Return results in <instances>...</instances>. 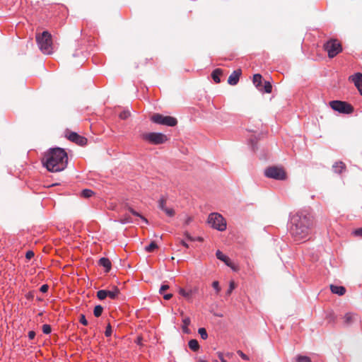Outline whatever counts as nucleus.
<instances>
[{
  "label": "nucleus",
  "instance_id": "obj_30",
  "mask_svg": "<svg viewBox=\"0 0 362 362\" xmlns=\"http://www.w3.org/2000/svg\"><path fill=\"white\" fill-rule=\"evenodd\" d=\"M103 311V307L100 305H95L93 310V314L96 317L101 316Z\"/></svg>",
  "mask_w": 362,
  "mask_h": 362
},
{
  "label": "nucleus",
  "instance_id": "obj_4",
  "mask_svg": "<svg viewBox=\"0 0 362 362\" xmlns=\"http://www.w3.org/2000/svg\"><path fill=\"white\" fill-rule=\"evenodd\" d=\"M209 224L214 229L218 231H224L226 229V221L218 213H211L208 218Z\"/></svg>",
  "mask_w": 362,
  "mask_h": 362
},
{
  "label": "nucleus",
  "instance_id": "obj_21",
  "mask_svg": "<svg viewBox=\"0 0 362 362\" xmlns=\"http://www.w3.org/2000/svg\"><path fill=\"white\" fill-rule=\"evenodd\" d=\"M221 75H222V70L220 69H216L211 73V78L215 83H218L221 82Z\"/></svg>",
  "mask_w": 362,
  "mask_h": 362
},
{
  "label": "nucleus",
  "instance_id": "obj_2",
  "mask_svg": "<svg viewBox=\"0 0 362 362\" xmlns=\"http://www.w3.org/2000/svg\"><path fill=\"white\" fill-rule=\"evenodd\" d=\"M42 163L49 172L62 171L67 166V153L64 148H51L45 153Z\"/></svg>",
  "mask_w": 362,
  "mask_h": 362
},
{
  "label": "nucleus",
  "instance_id": "obj_14",
  "mask_svg": "<svg viewBox=\"0 0 362 362\" xmlns=\"http://www.w3.org/2000/svg\"><path fill=\"white\" fill-rule=\"evenodd\" d=\"M241 75V70H235L228 77V83L231 86L236 85L238 81L240 76Z\"/></svg>",
  "mask_w": 362,
  "mask_h": 362
},
{
  "label": "nucleus",
  "instance_id": "obj_59",
  "mask_svg": "<svg viewBox=\"0 0 362 362\" xmlns=\"http://www.w3.org/2000/svg\"><path fill=\"white\" fill-rule=\"evenodd\" d=\"M216 315L218 316V317H222V315H221V314H218V315Z\"/></svg>",
  "mask_w": 362,
  "mask_h": 362
},
{
  "label": "nucleus",
  "instance_id": "obj_24",
  "mask_svg": "<svg viewBox=\"0 0 362 362\" xmlns=\"http://www.w3.org/2000/svg\"><path fill=\"white\" fill-rule=\"evenodd\" d=\"M250 145V147L251 148V150L253 151V152H255V151L257 149V139L256 137H251L250 139H249V144Z\"/></svg>",
  "mask_w": 362,
  "mask_h": 362
},
{
  "label": "nucleus",
  "instance_id": "obj_15",
  "mask_svg": "<svg viewBox=\"0 0 362 362\" xmlns=\"http://www.w3.org/2000/svg\"><path fill=\"white\" fill-rule=\"evenodd\" d=\"M98 265L103 267L105 272H109L112 269V263L107 257H101L98 260Z\"/></svg>",
  "mask_w": 362,
  "mask_h": 362
},
{
  "label": "nucleus",
  "instance_id": "obj_46",
  "mask_svg": "<svg viewBox=\"0 0 362 362\" xmlns=\"http://www.w3.org/2000/svg\"><path fill=\"white\" fill-rule=\"evenodd\" d=\"M238 354L241 357L242 359H243L245 361L249 360V357L245 354H244L242 351H240V350L238 351Z\"/></svg>",
  "mask_w": 362,
  "mask_h": 362
},
{
  "label": "nucleus",
  "instance_id": "obj_54",
  "mask_svg": "<svg viewBox=\"0 0 362 362\" xmlns=\"http://www.w3.org/2000/svg\"><path fill=\"white\" fill-rule=\"evenodd\" d=\"M181 244L186 248H188L189 247V245L184 240H182L181 241Z\"/></svg>",
  "mask_w": 362,
  "mask_h": 362
},
{
  "label": "nucleus",
  "instance_id": "obj_18",
  "mask_svg": "<svg viewBox=\"0 0 362 362\" xmlns=\"http://www.w3.org/2000/svg\"><path fill=\"white\" fill-rule=\"evenodd\" d=\"M346 169V165L342 161L335 162L332 165V170L335 173L341 174Z\"/></svg>",
  "mask_w": 362,
  "mask_h": 362
},
{
  "label": "nucleus",
  "instance_id": "obj_41",
  "mask_svg": "<svg viewBox=\"0 0 362 362\" xmlns=\"http://www.w3.org/2000/svg\"><path fill=\"white\" fill-rule=\"evenodd\" d=\"M35 255V253L33 250H28L25 253V258L28 260L31 259Z\"/></svg>",
  "mask_w": 362,
  "mask_h": 362
},
{
  "label": "nucleus",
  "instance_id": "obj_37",
  "mask_svg": "<svg viewBox=\"0 0 362 362\" xmlns=\"http://www.w3.org/2000/svg\"><path fill=\"white\" fill-rule=\"evenodd\" d=\"M112 326L109 323L106 328H105V335L106 337H109L112 335Z\"/></svg>",
  "mask_w": 362,
  "mask_h": 362
},
{
  "label": "nucleus",
  "instance_id": "obj_39",
  "mask_svg": "<svg viewBox=\"0 0 362 362\" xmlns=\"http://www.w3.org/2000/svg\"><path fill=\"white\" fill-rule=\"evenodd\" d=\"M79 322H80V323H81L83 325H85V326L88 325V320H86V316L83 314H81L80 315Z\"/></svg>",
  "mask_w": 362,
  "mask_h": 362
},
{
  "label": "nucleus",
  "instance_id": "obj_53",
  "mask_svg": "<svg viewBox=\"0 0 362 362\" xmlns=\"http://www.w3.org/2000/svg\"><path fill=\"white\" fill-rule=\"evenodd\" d=\"M185 236L191 241H194V239L190 235V234L188 232L185 233Z\"/></svg>",
  "mask_w": 362,
  "mask_h": 362
},
{
  "label": "nucleus",
  "instance_id": "obj_23",
  "mask_svg": "<svg viewBox=\"0 0 362 362\" xmlns=\"http://www.w3.org/2000/svg\"><path fill=\"white\" fill-rule=\"evenodd\" d=\"M261 91L270 93L272 91V83L269 81H264V83L262 84V90Z\"/></svg>",
  "mask_w": 362,
  "mask_h": 362
},
{
  "label": "nucleus",
  "instance_id": "obj_11",
  "mask_svg": "<svg viewBox=\"0 0 362 362\" xmlns=\"http://www.w3.org/2000/svg\"><path fill=\"white\" fill-rule=\"evenodd\" d=\"M69 140L80 146H85L87 144V139L78 134L76 132H71L67 136Z\"/></svg>",
  "mask_w": 362,
  "mask_h": 362
},
{
  "label": "nucleus",
  "instance_id": "obj_6",
  "mask_svg": "<svg viewBox=\"0 0 362 362\" xmlns=\"http://www.w3.org/2000/svg\"><path fill=\"white\" fill-rule=\"evenodd\" d=\"M151 120L155 124L165 125L167 127H175L177 124V120L175 117L164 116L159 113L153 114L151 117Z\"/></svg>",
  "mask_w": 362,
  "mask_h": 362
},
{
  "label": "nucleus",
  "instance_id": "obj_43",
  "mask_svg": "<svg viewBox=\"0 0 362 362\" xmlns=\"http://www.w3.org/2000/svg\"><path fill=\"white\" fill-rule=\"evenodd\" d=\"M35 296V292L33 291H29L28 293L25 294L26 299L31 300L34 298Z\"/></svg>",
  "mask_w": 362,
  "mask_h": 362
},
{
  "label": "nucleus",
  "instance_id": "obj_44",
  "mask_svg": "<svg viewBox=\"0 0 362 362\" xmlns=\"http://www.w3.org/2000/svg\"><path fill=\"white\" fill-rule=\"evenodd\" d=\"M217 356L218 358L220 359L221 362H227L226 360L224 359V355L222 352H217ZM214 362H218L217 360H215Z\"/></svg>",
  "mask_w": 362,
  "mask_h": 362
},
{
  "label": "nucleus",
  "instance_id": "obj_36",
  "mask_svg": "<svg viewBox=\"0 0 362 362\" xmlns=\"http://www.w3.org/2000/svg\"><path fill=\"white\" fill-rule=\"evenodd\" d=\"M165 214L169 216V217H173L175 216V211L172 208H168L166 207L165 209L163 211Z\"/></svg>",
  "mask_w": 362,
  "mask_h": 362
},
{
  "label": "nucleus",
  "instance_id": "obj_3",
  "mask_svg": "<svg viewBox=\"0 0 362 362\" xmlns=\"http://www.w3.org/2000/svg\"><path fill=\"white\" fill-rule=\"evenodd\" d=\"M36 41L39 49L45 54H51L53 52L52 35L47 30L43 31L36 35Z\"/></svg>",
  "mask_w": 362,
  "mask_h": 362
},
{
  "label": "nucleus",
  "instance_id": "obj_35",
  "mask_svg": "<svg viewBox=\"0 0 362 362\" xmlns=\"http://www.w3.org/2000/svg\"><path fill=\"white\" fill-rule=\"evenodd\" d=\"M130 116V112L129 110H123L119 113V118L122 119H127Z\"/></svg>",
  "mask_w": 362,
  "mask_h": 362
},
{
  "label": "nucleus",
  "instance_id": "obj_29",
  "mask_svg": "<svg viewBox=\"0 0 362 362\" xmlns=\"http://www.w3.org/2000/svg\"><path fill=\"white\" fill-rule=\"evenodd\" d=\"M107 297V289L99 290L97 292V298L100 300H103Z\"/></svg>",
  "mask_w": 362,
  "mask_h": 362
},
{
  "label": "nucleus",
  "instance_id": "obj_55",
  "mask_svg": "<svg viewBox=\"0 0 362 362\" xmlns=\"http://www.w3.org/2000/svg\"><path fill=\"white\" fill-rule=\"evenodd\" d=\"M199 361V362H208V361H205V360H203V359H201V358H200V359H199V361Z\"/></svg>",
  "mask_w": 362,
  "mask_h": 362
},
{
  "label": "nucleus",
  "instance_id": "obj_27",
  "mask_svg": "<svg viewBox=\"0 0 362 362\" xmlns=\"http://www.w3.org/2000/svg\"><path fill=\"white\" fill-rule=\"evenodd\" d=\"M166 201H167V199L162 196L158 202V208L162 210L163 211L165 209V208L167 207L166 206Z\"/></svg>",
  "mask_w": 362,
  "mask_h": 362
},
{
  "label": "nucleus",
  "instance_id": "obj_51",
  "mask_svg": "<svg viewBox=\"0 0 362 362\" xmlns=\"http://www.w3.org/2000/svg\"><path fill=\"white\" fill-rule=\"evenodd\" d=\"M192 217H190V216H187V217L186 218V219L185 220V221H184V225H185V226H187V225H189V224L192 222Z\"/></svg>",
  "mask_w": 362,
  "mask_h": 362
},
{
  "label": "nucleus",
  "instance_id": "obj_52",
  "mask_svg": "<svg viewBox=\"0 0 362 362\" xmlns=\"http://www.w3.org/2000/svg\"><path fill=\"white\" fill-rule=\"evenodd\" d=\"M163 296L165 300H170L173 297L172 293H163Z\"/></svg>",
  "mask_w": 362,
  "mask_h": 362
},
{
  "label": "nucleus",
  "instance_id": "obj_33",
  "mask_svg": "<svg viewBox=\"0 0 362 362\" xmlns=\"http://www.w3.org/2000/svg\"><path fill=\"white\" fill-rule=\"evenodd\" d=\"M198 333L200 334V337L203 339H206L208 337V334L205 328L200 327L198 329Z\"/></svg>",
  "mask_w": 362,
  "mask_h": 362
},
{
  "label": "nucleus",
  "instance_id": "obj_38",
  "mask_svg": "<svg viewBox=\"0 0 362 362\" xmlns=\"http://www.w3.org/2000/svg\"><path fill=\"white\" fill-rule=\"evenodd\" d=\"M235 284L234 281H230V284H229V287H228V289L226 292V295L227 296H230L231 294V293L233 292V291L235 289Z\"/></svg>",
  "mask_w": 362,
  "mask_h": 362
},
{
  "label": "nucleus",
  "instance_id": "obj_45",
  "mask_svg": "<svg viewBox=\"0 0 362 362\" xmlns=\"http://www.w3.org/2000/svg\"><path fill=\"white\" fill-rule=\"evenodd\" d=\"M48 289H49V286L47 284H43L40 286V291L43 293H45L48 291Z\"/></svg>",
  "mask_w": 362,
  "mask_h": 362
},
{
  "label": "nucleus",
  "instance_id": "obj_5",
  "mask_svg": "<svg viewBox=\"0 0 362 362\" xmlns=\"http://www.w3.org/2000/svg\"><path fill=\"white\" fill-rule=\"evenodd\" d=\"M330 107L339 113L349 115L353 113L354 107L346 101L341 100H332L329 102Z\"/></svg>",
  "mask_w": 362,
  "mask_h": 362
},
{
  "label": "nucleus",
  "instance_id": "obj_50",
  "mask_svg": "<svg viewBox=\"0 0 362 362\" xmlns=\"http://www.w3.org/2000/svg\"><path fill=\"white\" fill-rule=\"evenodd\" d=\"M329 322H334V320H335V317H334V313H329L327 316Z\"/></svg>",
  "mask_w": 362,
  "mask_h": 362
},
{
  "label": "nucleus",
  "instance_id": "obj_57",
  "mask_svg": "<svg viewBox=\"0 0 362 362\" xmlns=\"http://www.w3.org/2000/svg\"><path fill=\"white\" fill-rule=\"evenodd\" d=\"M226 355V356L230 357L231 356V354L230 353H227Z\"/></svg>",
  "mask_w": 362,
  "mask_h": 362
},
{
  "label": "nucleus",
  "instance_id": "obj_8",
  "mask_svg": "<svg viewBox=\"0 0 362 362\" xmlns=\"http://www.w3.org/2000/svg\"><path fill=\"white\" fill-rule=\"evenodd\" d=\"M141 138L155 145L162 144L167 141L166 135L160 132L144 133Z\"/></svg>",
  "mask_w": 362,
  "mask_h": 362
},
{
  "label": "nucleus",
  "instance_id": "obj_58",
  "mask_svg": "<svg viewBox=\"0 0 362 362\" xmlns=\"http://www.w3.org/2000/svg\"><path fill=\"white\" fill-rule=\"evenodd\" d=\"M198 240L202 241V238H198Z\"/></svg>",
  "mask_w": 362,
  "mask_h": 362
},
{
  "label": "nucleus",
  "instance_id": "obj_49",
  "mask_svg": "<svg viewBox=\"0 0 362 362\" xmlns=\"http://www.w3.org/2000/svg\"><path fill=\"white\" fill-rule=\"evenodd\" d=\"M354 234L356 236H361L362 237V228H357L354 231Z\"/></svg>",
  "mask_w": 362,
  "mask_h": 362
},
{
  "label": "nucleus",
  "instance_id": "obj_28",
  "mask_svg": "<svg viewBox=\"0 0 362 362\" xmlns=\"http://www.w3.org/2000/svg\"><path fill=\"white\" fill-rule=\"evenodd\" d=\"M296 362H312L310 357L298 354L296 357Z\"/></svg>",
  "mask_w": 362,
  "mask_h": 362
},
{
  "label": "nucleus",
  "instance_id": "obj_32",
  "mask_svg": "<svg viewBox=\"0 0 362 362\" xmlns=\"http://www.w3.org/2000/svg\"><path fill=\"white\" fill-rule=\"evenodd\" d=\"M119 221L122 224H127V223H133V220H132V217H130L129 216H127V215H124L123 217H122L119 219Z\"/></svg>",
  "mask_w": 362,
  "mask_h": 362
},
{
  "label": "nucleus",
  "instance_id": "obj_34",
  "mask_svg": "<svg viewBox=\"0 0 362 362\" xmlns=\"http://www.w3.org/2000/svg\"><path fill=\"white\" fill-rule=\"evenodd\" d=\"M42 329L44 334H49L52 332V327L48 324H44L42 327Z\"/></svg>",
  "mask_w": 362,
  "mask_h": 362
},
{
  "label": "nucleus",
  "instance_id": "obj_7",
  "mask_svg": "<svg viewBox=\"0 0 362 362\" xmlns=\"http://www.w3.org/2000/svg\"><path fill=\"white\" fill-rule=\"evenodd\" d=\"M264 175L268 178L276 180H284L286 178V174L281 168L277 166H270L265 169Z\"/></svg>",
  "mask_w": 362,
  "mask_h": 362
},
{
  "label": "nucleus",
  "instance_id": "obj_16",
  "mask_svg": "<svg viewBox=\"0 0 362 362\" xmlns=\"http://www.w3.org/2000/svg\"><path fill=\"white\" fill-rule=\"evenodd\" d=\"M216 257L218 259L224 262L226 265L231 267V262L230 258L224 255L221 251L217 250L216 252Z\"/></svg>",
  "mask_w": 362,
  "mask_h": 362
},
{
  "label": "nucleus",
  "instance_id": "obj_26",
  "mask_svg": "<svg viewBox=\"0 0 362 362\" xmlns=\"http://www.w3.org/2000/svg\"><path fill=\"white\" fill-rule=\"evenodd\" d=\"M128 210L134 216H137V217H139L142 221L143 222H144L145 223H148V220L144 217L143 216H141L139 212H137L136 211H135L133 208L132 207H129L128 208Z\"/></svg>",
  "mask_w": 362,
  "mask_h": 362
},
{
  "label": "nucleus",
  "instance_id": "obj_31",
  "mask_svg": "<svg viewBox=\"0 0 362 362\" xmlns=\"http://www.w3.org/2000/svg\"><path fill=\"white\" fill-rule=\"evenodd\" d=\"M93 194V192L89 189H84L81 192V196L84 198H90Z\"/></svg>",
  "mask_w": 362,
  "mask_h": 362
},
{
  "label": "nucleus",
  "instance_id": "obj_48",
  "mask_svg": "<svg viewBox=\"0 0 362 362\" xmlns=\"http://www.w3.org/2000/svg\"><path fill=\"white\" fill-rule=\"evenodd\" d=\"M35 335L36 334H35V331L31 330V331L28 332V337L29 339H30V340L34 339L35 337Z\"/></svg>",
  "mask_w": 362,
  "mask_h": 362
},
{
  "label": "nucleus",
  "instance_id": "obj_12",
  "mask_svg": "<svg viewBox=\"0 0 362 362\" xmlns=\"http://www.w3.org/2000/svg\"><path fill=\"white\" fill-rule=\"evenodd\" d=\"M350 79L353 81L360 94L362 95V74L359 72L356 73L350 76Z\"/></svg>",
  "mask_w": 362,
  "mask_h": 362
},
{
  "label": "nucleus",
  "instance_id": "obj_10",
  "mask_svg": "<svg viewBox=\"0 0 362 362\" xmlns=\"http://www.w3.org/2000/svg\"><path fill=\"white\" fill-rule=\"evenodd\" d=\"M199 292V288L197 286L190 287L188 289L180 288L178 293L182 297H184L188 302H192V298Z\"/></svg>",
  "mask_w": 362,
  "mask_h": 362
},
{
  "label": "nucleus",
  "instance_id": "obj_40",
  "mask_svg": "<svg viewBox=\"0 0 362 362\" xmlns=\"http://www.w3.org/2000/svg\"><path fill=\"white\" fill-rule=\"evenodd\" d=\"M169 288V286L165 284H163L159 289L160 294L163 295L165 291Z\"/></svg>",
  "mask_w": 362,
  "mask_h": 362
},
{
  "label": "nucleus",
  "instance_id": "obj_20",
  "mask_svg": "<svg viewBox=\"0 0 362 362\" xmlns=\"http://www.w3.org/2000/svg\"><path fill=\"white\" fill-rule=\"evenodd\" d=\"M330 290L332 293L339 296H343L346 292V288L342 286L330 285Z\"/></svg>",
  "mask_w": 362,
  "mask_h": 362
},
{
  "label": "nucleus",
  "instance_id": "obj_9",
  "mask_svg": "<svg viewBox=\"0 0 362 362\" xmlns=\"http://www.w3.org/2000/svg\"><path fill=\"white\" fill-rule=\"evenodd\" d=\"M324 48L327 52L329 58L334 57L342 50L341 44L336 40H328L325 43Z\"/></svg>",
  "mask_w": 362,
  "mask_h": 362
},
{
  "label": "nucleus",
  "instance_id": "obj_25",
  "mask_svg": "<svg viewBox=\"0 0 362 362\" xmlns=\"http://www.w3.org/2000/svg\"><path fill=\"white\" fill-rule=\"evenodd\" d=\"M158 247V246L156 243L155 241H151L149 245L145 247V251L147 252H153Z\"/></svg>",
  "mask_w": 362,
  "mask_h": 362
},
{
  "label": "nucleus",
  "instance_id": "obj_42",
  "mask_svg": "<svg viewBox=\"0 0 362 362\" xmlns=\"http://www.w3.org/2000/svg\"><path fill=\"white\" fill-rule=\"evenodd\" d=\"M212 287L216 291V292H219L221 290L219 282L218 281H213Z\"/></svg>",
  "mask_w": 362,
  "mask_h": 362
},
{
  "label": "nucleus",
  "instance_id": "obj_13",
  "mask_svg": "<svg viewBox=\"0 0 362 362\" xmlns=\"http://www.w3.org/2000/svg\"><path fill=\"white\" fill-rule=\"evenodd\" d=\"M344 324L346 326H350L355 322L359 320V317L357 314L353 313H347L344 316Z\"/></svg>",
  "mask_w": 362,
  "mask_h": 362
},
{
  "label": "nucleus",
  "instance_id": "obj_47",
  "mask_svg": "<svg viewBox=\"0 0 362 362\" xmlns=\"http://www.w3.org/2000/svg\"><path fill=\"white\" fill-rule=\"evenodd\" d=\"M182 322L185 327H187L190 325L191 320L189 317H185L182 320Z\"/></svg>",
  "mask_w": 362,
  "mask_h": 362
},
{
  "label": "nucleus",
  "instance_id": "obj_17",
  "mask_svg": "<svg viewBox=\"0 0 362 362\" xmlns=\"http://www.w3.org/2000/svg\"><path fill=\"white\" fill-rule=\"evenodd\" d=\"M120 291L116 286H112L110 290H107V297L112 300H115L118 298Z\"/></svg>",
  "mask_w": 362,
  "mask_h": 362
},
{
  "label": "nucleus",
  "instance_id": "obj_1",
  "mask_svg": "<svg viewBox=\"0 0 362 362\" xmlns=\"http://www.w3.org/2000/svg\"><path fill=\"white\" fill-rule=\"evenodd\" d=\"M314 226V216L310 207L290 213L288 232L296 242H304L309 239Z\"/></svg>",
  "mask_w": 362,
  "mask_h": 362
},
{
  "label": "nucleus",
  "instance_id": "obj_56",
  "mask_svg": "<svg viewBox=\"0 0 362 362\" xmlns=\"http://www.w3.org/2000/svg\"><path fill=\"white\" fill-rule=\"evenodd\" d=\"M37 300L38 301H42V299L41 298H40V297H37Z\"/></svg>",
  "mask_w": 362,
  "mask_h": 362
},
{
  "label": "nucleus",
  "instance_id": "obj_19",
  "mask_svg": "<svg viewBox=\"0 0 362 362\" xmlns=\"http://www.w3.org/2000/svg\"><path fill=\"white\" fill-rule=\"evenodd\" d=\"M252 82L255 87L259 90H262V76L259 74H256L253 76V80Z\"/></svg>",
  "mask_w": 362,
  "mask_h": 362
},
{
  "label": "nucleus",
  "instance_id": "obj_22",
  "mask_svg": "<svg viewBox=\"0 0 362 362\" xmlns=\"http://www.w3.org/2000/svg\"><path fill=\"white\" fill-rule=\"evenodd\" d=\"M189 348L193 351H197L199 349V344L197 339H190L188 341Z\"/></svg>",
  "mask_w": 362,
  "mask_h": 362
}]
</instances>
